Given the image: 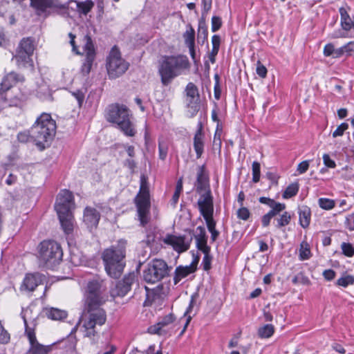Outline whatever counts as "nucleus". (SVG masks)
Listing matches in <instances>:
<instances>
[{"instance_id": "f257e3e1", "label": "nucleus", "mask_w": 354, "mask_h": 354, "mask_svg": "<svg viewBox=\"0 0 354 354\" xmlns=\"http://www.w3.org/2000/svg\"><path fill=\"white\" fill-rule=\"evenodd\" d=\"M127 241L123 239L118 241L116 245H111L105 249L102 254L105 270L112 278H119L125 267Z\"/></svg>"}, {"instance_id": "f03ea898", "label": "nucleus", "mask_w": 354, "mask_h": 354, "mask_svg": "<svg viewBox=\"0 0 354 354\" xmlns=\"http://www.w3.org/2000/svg\"><path fill=\"white\" fill-rule=\"evenodd\" d=\"M189 67V63L186 56L180 55L163 57L158 65L161 83L164 86H168L176 77Z\"/></svg>"}, {"instance_id": "7ed1b4c3", "label": "nucleus", "mask_w": 354, "mask_h": 354, "mask_svg": "<svg viewBox=\"0 0 354 354\" xmlns=\"http://www.w3.org/2000/svg\"><path fill=\"white\" fill-rule=\"evenodd\" d=\"M56 122L50 114L43 113L31 128L32 137L37 146L44 149L53 139L56 133Z\"/></svg>"}, {"instance_id": "20e7f679", "label": "nucleus", "mask_w": 354, "mask_h": 354, "mask_svg": "<svg viewBox=\"0 0 354 354\" xmlns=\"http://www.w3.org/2000/svg\"><path fill=\"white\" fill-rule=\"evenodd\" d=\"M105 118L115 124L127 136H134L136 131L130 120L129 110L124 105L112 104L105 111Z\"/></svg>"}, {"instance_id": "39448f33", "label": "nucleus", "mask_w": 354, "mask_h": 354, "mask_svg": "<svg viewBox=\"0 0 354 354\" xmlns=\"http://www.w3.org/2000/svg\"><path fill=\"white\" fill-rule=\"evenodd\" d=\"M102 305H87V312L82 317V332L84 336L93 337L97 333V326H102L106 319L105 311Z\"/></svg>"}, {"instance_id": "423d86ee", "label": "nucleus", "mask_w": 354, "mask_h": 354, "mask_svg": "<svg viewBox=\"0 0 354 354\" xmlns=\"http://www.w3.org/2000/svg\"><path fill=\"white\" fill-rule=\"evenodd\" d=\"M61 246L54 241H44L40 244L39 261L48 269H53L62 259Z\"/></svg>"}, {"instance_id": "0eeeda50", "label": "nucleus", "mask_w": 354, "mask_h": 354, "mask_svg": "<svg viewBox=\"0 0 354 354\" xmlns=\"http://www.w3.org/2000/svg\"><path fill=\"white\" fill-rule=\"evenodd\" d=\"M25 77L23 75L12 71L3 76L0 84V97L10 106H17L21 102L20 97H12L10 90L18 83H23Z\"/></svg>"}, {"instance_id": "6e6552de", "label": "nucleus", "mask_w": 354, "mask_h": 354, "mask_svg": "<svg viewBox=\"0 0 354 354\" xmlns=\"http://www.w3.org/2000/svg\"><path fill=\"white\" fill-rule=\"evenodd\" d=\"M138 209L139 219L142 226L146 225L148 221V214L150 208L149 189L147 178L145 175L140 176V191L135 199Z\"/></svg>"}, {"instance_id": "1a4fd4ad", "label": "nucleus", "mask_w": 354, "mask_h": 354, "mask_svg": "<svg viewBox=\"0 0 354 354\" xmlns=\"http://www.w3.org/2000/svg\"><path fill=\"white\" fill-rule=\"evenodd\" d=\"M106 286L104 280L95 278L87 283L86 290V305H102L108 299Z\"/></svg>"}, {"instance_id": "9d476101", "label": "nucleus", "mask_w": 354, "mask_h": 354, "mask_svg": "<svg viewBox=\"0 0 354 354\" xmlns=\"http://www.w3.org/2000/svg\"><path fill=\"white\" fill-rule=\"evenodd\" d=\"M169 271V268L165 261L155 259L143 270V279L148 283H155L167 277Z\"/></svg>"}, {"instance_id": "9b49d317", "label": "nucleus", "mask_w": 354, "mask_h": 354, "mask_svg": "<svg viewBox=\"0 0 354 354\" xmlns=\"http://www.w3.org/2000/svg\"><path fill=\"white\" fill-rule=\"evenodd\" d=\"M129 68V64L120 56V52L113 48L107 59L106 68L110 78H117L124 74Z\"/></svg>"}, {"instance_id": "f8f14e48", "label": "nucleus", "mask_w": 354, "mask_h": 354, "mask_svg": "<svg viewBox=\"0 0 354 354\" xmlns=\"http://www.w3.org/2000/svg\"><path fill=\"white\" fill-rule=\"evenodd\" d=\"M55 209L57 214L72 213V210L75 209L72 192L66 189L62 190L57 196Z\"/></svg>"}, {"instance_id": "ddd939ff", "label": "nucleus", "mask_w": 354, "mask_h": 354, "mask_svg": "<svg viewBox=\"0 0 354 354\" xmlns=\"http://www.w3.org/2000/svg\"><path fill=\"white\" fill-rule=\"evenodd\" d=\"M30 6L35 10L37 15L45 17L49 15V10L63 9L66 7L60 0H31Z\"/></svg>"}, {"instance_id": "4468645a", "label": "nucleus", "mask_w": 354, "mask_h": 354, "mask_svg": "<svg viewBox=\"0 0 354 354\" xmlns=\"http://www.w3.org/2000/svg\"><path fill=\"white\" fill-rule=\"evenodd\" d=\"M24 320L26 327V334L30 344L27 354H48L51 351V347L50 346H44L39 344L37 340L34 329L28 326L27 322L25 318Z\"/></svg>"}, {"instance_id": "2eb2a0df", "label": "nucleus", "mask_w": 354, "mask_h": 354, "mask_svg": "<svg viewBox=\"0 0 354 354\" xmlns=\"http://www.w3.org/2000/svg\"><path fill=\"white\" fill-rule=\"evenodd\" d=\"M85 44L84 46V50L86 54L85 62L83 63L81 72L84 75H88L95 59V50L92 39L90 36L86 35L84 37Z\"/></svg>"}, {"instance_id": "dca6fc26", "label": "nucleus", "mask_w": 354, "mask_h": 354, "mask_svg": "<svg viewBox=\"0 0 354 354\" xmlns=\"http://www.w3.org/2000/svg\"><path fill=\"white\" fill-rule=\"evenodd\" d=\"M192 239L186 241L183 236H176L173 234H167L163 239L162 242L167 245H171L174 250L178 253L187 251L190 246Z\"/></svg>"}, {"instance_id": "f3484780", "label": "nucleus", "mask_w": 354, "mask_h": 354, "mask_svg": "<svg viewBox=\"0 0 354 354\" xmlns=\"http://www.w3.org/2000/svg\"><path fill=\"white\" fill-rule=\"evenodd\" d=\"M197 205L199 212L203 217L205 216L213 215L214 199L212 192L201 194L198 200Z\"/></svg>"}, {"instance_id": "a211bd4d", "label": "nucleus", "mask_w": 354, "mask_h": 354, "mask_svg": "<svg viewBox=\"0 0 354 354\" xmlns=\"http://www.w3.org/2000/svg\"><path fill=\"white\" fill-rule=\"evenodd\" d=\"M45 280V276L39 273L28 274L26 275L21 286V290L32 292Z\"/></svg>"}, {"instance_id": "6ab92c4d", "label": "nucleus", "mask_w": 354, "mask_h": 354, "mask_svg": "<svg viewBox=\"0 0 354 354\" xmlns=\"http://www.w3.org/2000/svg\"><path fill=\"white\" fill-rule=\"evenodd\" d=\"M100 219V214L95 208L86 207L84 209L83 222L90 230L97 227Z\"/></svg>"}, {"instance_id": "aec40b11", "label": "nucleus", "mask_w": 354, "mask_h": 354, "mask_svg": "<svg viewBox=\"0 0 354 354\" xmlns=\"http://www.w3.org/2000/svg\"><path fill=\"white\" fill-rule=\"evenodd\" d=\"M196 190L200 195L203 193L211 192L209 179L205 171V167L199 166L197 171V179L195 184Z\"/></svg>"}, {"instance_id": "412c9836", "label": "nucleus", "mask_w": 354, "mask_h": 354, "mask_svg": "<svg viewBox=\"0 0 354 354\" xmlns=\"http://www.w3.org/2000/svg\"><path fill=\"white\" fill-rule=\"evenodd\" d=\"M186 93L189 98L188 106L193 110L192 115H194L199 109V94L196 86L189 82L186 86Z\"/></svg>"}, {"instance_id": "4be33fe9", "label": "nucleus", "mask_w": 354, "mask_h": 354, "mask_svg": "<svg viewBox=\"0 0 354 354\" xmlns=\"http://www.w3.org/2000/svg\"><path fill=\"white\" fill-rule=\"evenodd\" d=\"M198 257L193 260L190 265L186 266H178L175 270V274L174 281L175 284L179 283L183 279L188 276L189 274L193 273L196 270V266L198 262Z\"/></svg>"}, {"instance_id": "5701e85b", "label": "nucleus", "mask_w": 354, "mask_h": 354, "mask_svg": "<svg viewBox=\"0 0 354 354\" xmlns=\"http://www.w3.org/2000/svg\"><path fill=\"white\" fill-rule=\"evenodd\" d=\"M194 148L196 151L197 158H200L204 149V134L203 133L201 124H200V126L194 137Z\"/></svg>"}, {"instance_id": "b1692460", "label": "nucleus", "mask_w": 354, "mask_h": 354, "mask_svg": "<svg viewBox=\"0 0 354 354\" xmlns=\"http://www.w3.org/2000/svg\"><path fill=\"white\" fill-rule=\"evenodd\" d=\"M62 227L66 234H71L73 231L74 217L73 213L57 214Z\"/></svg>"}, {"instance_id": "393cba45", "label": "nucleus", "mask_w": 354, "mask_h": 354, "mask_svg": "<svg viewBox=\"0 0 354 354\" xmlns=\"http://www.w3.org/2000/svg\"><path fill=\"white\" fill-rule=\"evenodd\" d=\"M175 318L173 314H169L164 317L156 325L150 327V332L154 334H161L162 328L173 323Z\"/></svg>"}, {"instance_id": "a878e982", "label": "nucleus", "mask_w": 354, "mask_h": 354, "mask_svg": "<svg viewBox=\"0 0 354 354\" xmlns=\"http://www.w3.org/2000/svg\"><path fill=\"white\" fill-rule=\"evenodd\" d=\"M32 55L18 50L17 54L14 57V59L19 67H25L27 65L32 66L33 62L31 59Z\"/></svg>"}, {"instance_id": "bb28decb", "label": "nucleus", "mask_w": 354, "mask_h": 354, "mask_svg": "<svg viewBox=\"0 0 354 354\" xmlns=\"http://www.w3.org/2000/svg\"><path fill=\"white\" fill-rule=\"evenodd\" d=\"M44 313L48 318L53 320H62L67 316L66 311L55 308H46Z\"/></svg>"}, {"instance_id": "cd10ccee", "label": "nucleus", "mask_w": 354, "mask_h": 354, "mask_svg": "<svg viewBox=\"0 0 354 354\" xmlns=\"http://www.w3.org/2000/svg\"><path fill=\"white\" fill-rule=\"evenodd\" d=\"M299 224L304 228L307 227L310 222L311 212L309 207L303 206L299 209Z\"/></svg>"}, {"instance_id": "c85d7f7f", "label": "nucleus", "mask_w": 354, "mask_h": 354, "mask_svg": "<svg viewBox=\"0 0 354 354\" xmlns=\"http://www.w3.org/2000/svg\"><path fill=\"white\" fill-rule=\"evenodd\" d=\"M36 95L41 100H53L51 91L46 83H41L38 86Z\"/></svg>"}, {"instance_id": "c756f323", "label": "nucleus", "mask_w": 354, "mask_h": 354, "mask_svg": "<svg viewBox=\"0 0 354 354\" xmlns=\"http://www.w3.org/2000/svg\"><path fill=\"white\" fill-rule=\"evenodd\" d=\"M341 15V26L345 30H349L352 28L353 19L350 17L346 10L344 8H339Z\"/></svg>"}, {"instance_id": "7c9ffc66", "label": "nucleus", "mask_w": 354, "mask_h": 354, "mask_svg": "<svg viewBox=\"0 0 354 354\" xmlns=\"http://www.w3.org/2000/svg\"><path fill=\"white\" fill-rule=\"evenodd\" d=\"M129 290L130 289L128 288V286H125V284L120 281L116 284L115 288L111 291V295L113 297H124Z\"/></svg>"}, {"instance_id": "2f4dec72", "label": "nucleus", "mask_w": 354, "mask_h": 354, "mask_svg": "<svg viewBox=\"0 0 354 354\" xmlns=\"http://www.w3.org/2000/svg\"><path fill=\"white\" fill-rule=\"evenodd\" d=\"M34 50L32 41L30 38H24L21 41L19 50L32 55Z\"/></svg>"}, {"instance_id": "473e14b6", "label": "nucleus", "mask_w": 354, "mask_h": 354, "mask_svg": "<svg viewBox=\"0 0 354 354\" xmlns=\"http://www.w3.org/2000/svg\"><path fill=\"white\" fill-rule=\"evenodd\" d=\"M274 332V328L272 324H266L258 330V335L261 338H269Z\"/></svg>"}, {"instance_id": "72a5a7b5", "label": "nucleus", "mask_w": 354, "mask_h": 354, "mask_svg": "<svg viewBox=\"0 0 354 354\" xmlns=\"http://www.w3.org/2000/svg\"><path fill=\"white\" fill-rule=\"evenodd\" d=\"M208 32L207 27L203 23H200L198 26L197 39L198 43L203 44L207 39Z\"/></svg>"}, {"instance_id": "f704fd0d", "label": "nucleus", "mask_w": 354, "mask_h": 354, "mask_svg": "<svg viewBox=\"0 0 354 354\" xmlns=\"http://www.w3.org/2000/svg\"><path fill=\"white\" fill-rule=\"evenodd\" d=\"M310 246L306 241L301 242L299 249V258L301 260H306L310 257Z\"/></svg>"}, {"instance_id": "c9c22d12", "label": "nucleus", "mask_w": 354, "mask_h": 354, "mask_svg": "<svg viewBox=\"0 0 354 354\" xmlns=\"http://www.w3.org/2000/svg\"><path fill=\"white\" fill-rule=\"evenodd\" d=\"M299 191L298 183H292L289 185L283 194V198H290L295 196Z\"/></svg>"}, {"instance_id": "e433bc0d", "label": "nucleus", "mask_w": 354, "mask_h": 354, "mask_svg": "<svg viewBox=\"0 0 354 354\" xmlns=\"http://www.w3.org/2000/svg\"><path fill=\"white\" fill-rule=\"evenodd\" d=\"M94 3L91 0H86L82 2H78L77 7L79 11L84 15H86L93 7Z\"/></svg>"}, {"instance_id": "4c0bfd02", "label": "nucleus", "mask_w": 354, "mask_h": 354, "mask_svg": "<svg viewBox=\"0 0 354 354\" xmlns=\"http://www.w3.org/2000/svg\"><path fill=\"white\" fill-rule=\"evenodd\" d=\"M291 220V216L287 212H283V214L280 216V218H277V225L276 227L277 228H280L281 227L286 226L288 225Z\"/></svg>"}, {"instance_id": "58836bf2", "label": "nucleus", "mask_w": 354, "mask_h": 354, "mask_svg": "<svg viewBox=\"0 0 354 354\" xmlns=\"http://www.w3.org/2000/svg\"><path fill=\"white\" fill-rule=\"evenodd\" d=\"M336 284L344 288L349 285L354 284V277L352 275H346L337 279Z\"/></svg>"}, {"instance_id": "ea45409f", "label": "nucleus", "mask_w": 354, "mask_h": 354, "mask_svg": "<svg viewBox=\"0 0 354 354\" xmlns=\"http://www.w3.org/2000/svg\"><path fill=\"white\" fill-rule=\"evenodd\" d=\"M319 205L321 208L330 210L335 207V201L332 199L321 198L318 201Z\"/></svg>"}, {"instance_id": "a19ab883", "label": "nucleus", "mask_w": 354, "mask_h": 354, "mask_svg": "<svg viewBox=\"0 0 354 354\" xmlns=\"http://www.w3.org/2000/svg\"><path fill=\"white\" fill-rule=\"evenodd\" d=\"M292 282L294 284L310 285V281L306 276L300 272L293 277Z\"/></svg>"}, {"instance_id": "79ce46f5", "label": "nucleus", "mask_w": 354, "mask_h": 354, "mask_svg": "<svg viewBox=\"0 0 354 354\" xmlns=\"http://www.w3.org/2000/svg\"><path fill=\"white\" fill-rule=\"evenodd\" d=\"M158 151H159V158L162 160H165L167 157V152H168L167 144L163 141H159Z\"/></svg>"}, {"instance_id": "37998d69", "label": "nucleus", "mask_w": 354, "mask_h": 354, "mask_svg": "<svg viewBox=\"0 0 354 354\" xmlns=\"http://www.w3.org/2000/svg\"><path fill=\"white\" fill-rule=\"evenodd\" d=\"M252 181L254 183H258L260 179V164L257 162L254 161L252 163Z\"/></svg>"}, {"instance_id": "c03bdc74", "label": "nucleus", "mask_w": 354, "mask_h": 354, "mask_svg": "<svg viewBox=\"0 0 354 354\" xmlns=\"http://www.w3.org/2000/svg\"><path fill=\"white\" fill-rule=\"evenodd\" d=\"M196 241H207L205 229L203 226H198L196 229V234H194Z\"/></svg>"}, {"instance_id": "a18cd8bd", "label": "nucleus", "mask_w": 354, "mask_h": 354, "mask_svg": "<svg viewBox=\"0 0 354 354\" xmlns=\"http://www.w3.org/2000/svg\"><path fill=\"white\" fill-rule=\"evenodd\" d=\"M194 40L195 32L194 29L191 28L189 31H186L185 33V41L187 47L194 46Z\"/></svg>"}, {"instance_id": "49530a36", "label": "nucleus", "mask_w": 354, "mask_h": 354, "mask_svg": "<svg viewBox=\"0 0 354 354\" xmlns=\"http://www.w3.org/2000/svg\"><path fill=\"white\" fill-rule=\"evenodd\" d=\"M341 248L344 255L349 257L354 255V248L351 243L344 242L341 245Z\"/></svg>"}, {"instance_id": "de8ad7c7", "label": "nucleus", "mask_w": 354, "mask_h": 354, "mask_svg": "<svg viewBox=\"0 0 354 354\" xmlns=\"http://www.w3.org/2000/svg\"><path fill=\"white\" fill-rule=\"evenodd\" d=\"M348 128V124L347 123L343 122L340 125H339L337 129L333 133V137L336 138L338 136H342L344 134V132Z\"/></svg>"}, {"instance_id": "09e8293b", "label": "nucleus", "mask_w": 354, "mask_h": 354, "mask_svg": "<svg viewBox=\"0 0 354 354\" xmlns=\"http://www.w3.org/2000/svg\"><path fill=\"white\" fill-rule=\"evenodd\" d=\"M203 218L205 219V222H206V224H207V229L209 230V232H212L213 230H216V222L214 221V218H213V215H209V216H203Z\"/></svg>"}, {"instance_id": "8fccbe9b", "label": "nucleus", "mask_w": 354, "mask_h": 354, "mask_svg": "<svg viewBox=\"0 0 354 354\" xmlns=\"http://www.w3.org/2000/svg\"><path fill=\"white\" fill-rule=\"evenodd\" d=\"M135 280L136 274L134 272H131L126 275L122 282L124 283L125 286H127L128 288L131 290V285L134 283Z\"/></svg>"}, {"instance_id": "3c124183", "label": "nucleus", "mask_w": 354, "mask_h": 354, "mask_svg": "<svg viewBox=\"0 0 354 354\" xmlns=\"http://www.w3.org/2000/svg\"><path fill=\"white\" fill-rule=\"evenodd\" d=\"M250 213L248 208L242 207L237 211V216L239 218L246 221L249 218Z\"/></svg>"}, {"instance_id": "603ef678", "label": "nucleus", "mask_w": 354, "mask_h": 354, "mask_svg": "<svg viewBox=\"0 0 354 354\" xmlns=\"http://www.w3.org/2000/svg\"><path fill=\"white\" fill-rule=\"evenodd\" d=\"M323 162L324 165L328 168L334 169L336 167L335 162L330 158L328 153H324L323 155Z\"/></svg>"}, {"instance_id": "864d4df0", "label": "nucleus", "mask_w": 354, "mask_h": 354, "mask_svg": "<svg viewBox=\"0 0 354 354\" xmlns=\"http://www.w3.org/2000/svg\"><path fill=\"white\" fill-rule=\"evenodd\" d=\"M222 21L221 19L219 17L214 16L212 18V31L216 32L217 31L221 26Z\"/></svg>"}, {"instance_id": "5fc2aeb1", "label": "nucleus", "mask_w": 354, "mask_h": 354, "mask_svg": "<svg viewBox=\"0 0 354 354\" xmlns=\"http://www.w3.org/2000/svg\"><path fill=\"white\" fill-rule=\"evenodd\" d=\"M197 248L203 253H209L210 248L207 245V241H196Z\"/></svg>"}, {"instance_id": "6e6d98bb", "label": "nucleus", "mask_w": 354, "mask_h": 354, "mask_svg": "<svg viewBox=\"0 0 354 354\" xmlns=\"http://www.w3.org/2000/svg\"><path fill=\"white\" fill-rule=\"evenodd\" d=\"M256 71L259 77H261L262 78H264L266 77L267 68L261 63L260 61L257 62Z\"/></svg>"}, {"instance_id": "4d7b16f0", "label": "nucleus", "mask_w": 354, "mask_h": 354, "mask_svg": "<svg viewBox=\"0 0 354 354\" xmlns=\"http://www.w3.org/2000/svg\"><path fill=\"white\" fill-rule=\"evenodd\" d=\"M212 257L209 253H204V257L203 259V269L206 271L211 268Z\"/></svg>"}, {"instance_id": "13d9d810", "label": "nucleus", "mask_w": 354, "mask_h": 354, "mask_svg": "<svg viewBox=\"0 0 354 354\" xmlns=\"http://www.w3.org/2000/svg\"><path fill=\"white\" fill-rule=\"evenodd\" d=\"M308 167L309 160H304L298 165L297 171L299 172V174H302L307 171Z\"/></svg>"}, {"instance_id": "bf43d9fd", "label": "nucleus", "mask_w": 354, "mask_h": 354, "mask_svg": "<svg viewBox=\"0 0 354 354\" xmlns=\"http://www.w3.org/2000/svg\"><path fill=\"white\" fill-rule=\"evenodd\" d=\"M335 47L334 45L332 44H326L324 48V55L326 57L332 56L334 54L335 51Z\"/></svg>"}, {"instance_id": "052dcab7", "label": "nucleus", "mask_w": 354, "mask_h": 354, "mask_svg": "<svg viewBox=\"0 0 354 354\" xmlns=\"http://www.w3.org/2000/svg\"><path fill=\"white\" fill-rule=\"evenodd\" d=\"M346 55L348 56L354 55V41H350L344 45Z\"/></svg>"}, {"instance_id": "680f3d73", "label": "nucleus", "mask_w": 354, "mask_h": 354, "mask_svg": "<svg viewBox=\"0 0 354 354\" xmlns=\"http://www.w3.org/2000/svg\"><path fill=\"white\" fill-rule=\"evenodd\" d=\"M323 276L327 281L333 280L335 277V272L332 269L325 270L323 272Z\"/></svg>"}, {"instance_id": "e2e57ef3", "label": "nucleus", "mask_w": 354, "mask_h": 354, "mask_svg": "<svg viewBox=\"0 0 354 354\" xmlns=\"http://www.w3.org/2000/svg\"><path fill=\"white\" fill-rule=\"evenodd\" d=\"M266 177L271 182L272 185H277L279 176L273 172H267Z\"/></svg>"}, {"instance_id": "0e129e2a", "label": "nucleus", "mask_w": 354, "mask_h": 354, "mask_svg": "<svg viewBox=\"0 0 354 354\" xmlns=\"http://www.w3.org/2000/svg\"><path fill=\"white\" fill-rule=\"evenodd\" d=\"M270 207L274 209V210L277 214H279V212H282L286 208V205L283 203H280L274 201V203L272 204Z\"/></svg>"}, {"instance_id": "69168bd1", "label": "nucleus", "mask_w": 354, "mask_h": 354, "mask_svg": "<svg viewBox=\"0 0 354 354\" xmlns=\"http://www.w3.org/2000/svg\"><path fill=\"white\" fill-rule=\"evenodd\" d=\"M17 139L20 142L26 143L30 139V135L28 132H20L17 135Z\"/></svg>"}, {"instance_id": "338daca9", "label": "nucleus", "mask_w": 354, "mask_h": 354, "mask_svg": "<svg viewBox=\"0 0 354 354\" xmlns=\"http://www.w3.org/2000/svg\"><path fill=\"white\" fill-rule=\"evenodd\" d=\"M212 48L219 50L221 44V37L219 35H214L212 37Z\"/></svg>"}, {"instance_id": "774afa93", "label": "nucleus", "mask_w": 354, "mask_h": 354, "mask_svg": "<svg viewBox=\"0 0 354 354\" xmlns=\"http://www.w3.org/2000/svg\"><path fill=\"white\" fill-rule=\"evenodd\" d=\"M345 50L346 49L344 48V46H343L340 48H335V51H334V54L333 55V58H339V57L343 56L344 55L346 54Z\"/></svg>"}]
</instances>
